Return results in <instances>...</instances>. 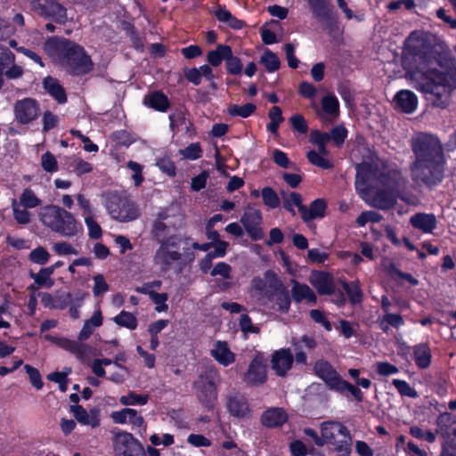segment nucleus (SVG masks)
<instances>
[{"mask_svg": "<svg viewBox=\"0 0 456 456\" xmlns=\"http://www.w3.org/2000/svg\"><path fill=\"white\" fill-rule=\"evenodd\" d=\"M405 77L417 90L436 97L444 108L456 87V66L448 45L433 34L413 31L405 40L403 60Z\"/></svg>", "mask_w": 456, "mask_h": 456, "instance_id": "f257e3e1", "label": "nucleus"}, {"mask_svg": "<svg viewBox=\"0 0 456 456\" xmlns=\"http://www.w3.org/2000/svg\"><path fill=\"white\" fill-rule=\"evenodd\" d=\"M355 189L370 206L380 209L392 208L396 198L410 205H416L411 194H403L406 180L395 167L385 166L377 157L356 166Z\"/></svg>", "mask_w": 456, "mask_h": 456, "instance_id": "f03ea898", "label": "nucleus"}, {"mask_svg": "<svg viewBox=\"0 0 456 456\" xmlns=\"http://www.w3.org/2000/svg\"><path fill=\"white\" fill-rule=\"evenodd\" d=\"M416 160L411 166V176L417 183L435 185L442 181L444 157L436 137L428 134L417 136L412 142Z\"/></svg>", "mask_w": 456, "mask_h": 456, "instance_id": "7ed1b4c3", "label": "nucleus"}, {"mask_svg": "<svg viewBox=\"0 0 456 456\" xmlns=\"http://www.w3.org/2000/svg\"><path fill=\"white\" fill-rule=\"evenodd\" d=\"M45 51L55 61L74 75H82L92 69V61L82 47L76 44L56 38L49 39Z\"/></svg>", "mask_w": 456, "mask_h": 456, "instance_id": "20e7f679", "label": "nucleus"}, {"mask_svg": "<svg viewBox=\"0 0 456 456\" xmlns=\"http://www.w3.org/2000/svg\"><path fill=\"white\" fill-rule=\"evenodd\" d=\"M189 249V239L169 235L159 242L153 256L154 265L162 273L167 272Z\"/></svg>", "mask_w": 456, "mask_h": 456, "instance_id": "39448f33", "label": "nucleus"}, {"mask_svg": "<svg viewBox=\"0 0 456 456\" xmlns=\"http://www.w3.org/2000/svg\"><path fill=\"white\" fill-rule=\"evenodd\" d=\"M321 440L319 444H327L340 453L346 456L351 451L352 437L346 426L338 421H325L321 424Z\"/></svg>", "mask_w": 456, "mask_h": 456, "instance_id": "423d86ee", "label": "nucleus"}, {"mask_svg": "<svg viewBox=\"0 0 456 456\" xmlns=\"http://www.w3.org/2000/svg\"><path fill=\"white\" fill-rule=\"evenodd\" d=\"M103 197V205L112 219L127 223L140 216L138 206L129 198L118 192H108Z\"/></svg>", "mask_w": 456, "mask_h": 456, "instance_id": "0eeeda50", "label": "nucleus"}, {"mask_svg": "<svg viewBox=\"0 0 456 456\" xmlns=\"http://www.w3.org/2000/svg\"><path fill=\"white\" fill-rule=\"evenodd\" d=\"M282 289V282L277 274L268 270L263 277H254L250 282L251 297L262 305L273 299L274 294Z\"/></svg>", "mask_w": 456, "mask_h": 456, "instance_id": "6e6552de", "label": "nucleus"}, {"mask_svg": "<svg viewBox=\"0 0 456 456\" xmlns=\"http://www.w3.org/2000/svg\"><path fill=\"white\" fill-rule=\"evenodd\" d=\"M219 373L215 368H208L194 382L198 399L206 408H212L217 399V384Z\"/></svg>", "mask_w": 456, "mask_h": 456, "instance_id": "1a4fd4ad", "label": "nucleus"}, {"mask_svg": "<svg viewBox=\"0 0 456 456\" xmlns=\"http://www.w3.org/2000/svg\"><path fill=\"white\" fill-rule=\"evenodd\" d=\"M115 456H142L143 447L130 433L120 431L113 438Z\"/></svg>", "mask_w": 456, "mask_h": 456, "instance_id": "9d476101", "label": "nucleus"}, {"mask_svg": "<svg viewBox=\"0 0 456 456\" xmlns=\"http://www.w3.org/2000/svg\"><path fill=\"white\" fill-rule=\"evenodd\" d=\"M40 108L32 98L17 101L13 105L14 120L20 125H30L39 117Z\"/></svg>", "mask_w": 456, "mask_h": 456, "instance_id": "9b49d317", "label": "nucleus"}, {"mask_svg": "<svg viewBox=\"0 0 456 456\" xmlns=\"http://www.w3.org/2000/svg\"><path fill=\"white\" fill-rule=\"evenodd\" d=\"M262 219L261 211L250 205L247 206L240 217V221L243 228L248 236L254 240H261L264 236V232L261 227Z\"/></svg>", "mask_w": 456, "mask_h": 456, "instance_id": "f8f14e48", "label": "nucleus"}, {"mask_svg": "<svg viewBox=\"0 0 456 456\" xmlns=\"http://www.w3.org/2000/svg\"><path fill=\"white\" fill-rule=\"evenodd\" d=\"M32 9L39 15L51 18L59 23H64L67 20L66 9L55 0L34 1Z\"/></svg>", "mask_w": 456, "mask_h": 456, "instance_id": "ddd939ff", "label": "nucleus"}, {"mask_svg": "<svg viewBox=\"0 0 456 456\" xmlns=\"http://www.w3.org/2000/svg\"><path fill=\"white\" fill-rule=\"evenodd\" d=\"M266 360L262 354H257L248 366L244 381L250 386H258L266 380Z\"/></svg>", "mask_w": 456, "mask_h": 456, "instance_id": "4468645a", "label": "nucleus"}, {"mask_svg": "<svg viewBox=\"0 0 456 456\" xmlns=\"http://www.w3.org/2000/svg\"><path fill=\"white\" fill-rule=\"evenodd\" d=\"M61 214V216L58 218V223L53 229L54 232L64 237H74L83 231L82 224L71 212L64 208Z\"/></svg>", "mask_w": 456, "mask_h": 456, "instance_id": "2eb2a0df", "label": "nucleus"}, {"mask_svg": "<svg viewBox=\"0 0 456 456\" xmlns=\"http://www.w3.org/2000/svg\"><path fill=\"white\" fill-rule=\"evenodd\" d=\"M293 354L289 348H281L272 354L271 365L276 375L284 377L292 368Z\"/></svg>", "mask_w": 456, "mask_h": 456, "instance_id": "dca6fc26", "label": "nucleus"}, {"mask_svg": "<svg viewBox=\"0 0 456 456\" xmlns=\"http://www.w3.org/2000/svg\"><path fill=\"white\" fill-rule=\"evenodd\" d=\"M110 418L116 424H128L133 428H142L144 425L143 417L133 408H124L120 411H112Z\"/></svg>", "mask_w": 456, "mask_h": 456, "instance_id": "f3484780", "label": "nucleus"}, {"mask_svg": "<svg viewBox=\"0 0 456 456\" xmlns=\"http://www.w3.org/2000/svg\"><path fill=\"white\" fill-rule=\"evenodd\" d=\"M314 371L330 389L335 391L342 381L340 375L328 362L318 361L314 365Z\"/></svg>", "mask_w": 456, "mask_h": 456, "instance_id": "a211bd4d", "label": "nucleus"}, {"mask_svg": "<svg viewBox=\"0 0 456 456\" xmlns=\"http://www.w3.org/2000/svg\"><path fill=\"white\" fill-rule=\"evenodd\" d=\"M45 338L49 340L62 349L73 354L78 359L82 360L87 352V346L81 341H75L62 337H54L52 335H45Z\"/></svg>", "mask_w": 456, "mask_h": 456, "instance_id": "6ab92c4d", "label": "nucleus"}, {"mask_svg": "<svg viewBox=\"0 0 456 456\" xmlns=\"http://www.w3.org/2000/svg\"><path fill=\"white\" fill-rule=\"evenodd\" d=\"M210 355L221 365L226 367L235 362L236 355L230 349L228 344L224 341L217 340L214 342L210 349Z\"/></svg>", "mask_w": 456, "mask_h": 456, "instance_id": "aec40b11", "label": "nucleus"}, {"mask_svg": "<svg viewBox=\"0 0 456 456\" xmlns=\"http://www.w3.org/2000/svg\"><path fill=\"white\" fill-rule=\"evenodd\" d=\"M64 208L57 205L50 204L40 208L38 211V219L43 226L53 232L58 218L61 217Z\"/></svg>", "mask_w": 456, "mask_h": 456, "instance_id": "412c9836", "label": "nucleus"}, {"mask_svg": "<svg viewBox=\"0 0 456 456\" xmlns=\"http://www.w3.org/2000/svg\"><path fill=\"white\" fill-rule=\"evenodd\" d=\"M309 281L321 295H331L334 292L333 278L327 273L313 272Z\"/></svg>", "mask_w": 456, "mask_h": 456, "instance_id": "4be33fe9", "label": "nucleus"}, {"mask_svg": "<svg viewBox=\"0 0 456 456\" xmlns=\"http://www.w3.org/2000/svg\"><path fill=\"white\" fill-rule=\"evenodd\" d=\"M395 109L405 112L412 113L418 106L416 94L410 90H400L394 98Z\"/></svg>", "mask_w": 456, "mask_h": 456, "instance_id": "5701e85b", "label": "nucleus"}, {"mask_svg": "<svg viewBox=\"0 0 456 456\" xmlns=\"http://www.w3.org/2000/svg\"><path fill=\"white\" fill-rule=\"evenodd\" d=\"M410 223L415 229L424 233H431L437 225V220L434 214L417 213L413 215Z\"/></svg>", "mask_w": 456, "mask_h": 456, "instance_id": "b1692460", "label": "nucleus"}, {"mask_svg": "<svg viewBox=\"0 0 456 456\" xmlns=\"http://www.w3.org/2000/svg\"><path fill=\"white\" fill-rule=\"evenodd\" d=\"M71 411L76 419L82 425H87L92 428H96L100 425L99 411L96 409L87 411L82 406L76 405L71 407Z\"/></svg>", "mask_w": 456, "mask_h": 456, "instance_id": "393cba45", "label": "nucleus"}, {"mask_svg": "<svg viewBox=\"0 0 456 456\" xmlns=\"http://www.w3.org/2000/svg\"><path fill=\"white\" fill-rule=\"evenodd\" d=\"M103 322L102 314L100 308L94 310L93 315L85 321L81 330L78 333L77 339L85 341L90 338L94 330L101 327Z\"/></svg>", "mask_w": 456, "mask_h": 456, "instance_id": "a878e982", "label": "nucleus"}, {"mask_svg": "<svg viewBox=\"0 0 456 456\" xmlns=\"http://www.w3.org/2000/svg\"><path fill=\"white\" fill-rule=\"evenodd\" d=\"M227 409L229 412L236 418H248L250 410L246 398L240 395L231 396L227 402Z\"/></svg>", "mask_w": 456, "mask_h": 456, "instance_id": "bb28decb", "label": "nucleus"}, {"mask_svg": "<svg viewBox=\"0 0 456 456\" xmlns=\"http://www.w3.org/2000/svg\"><path fill=\"white\" fill-rule=\"evenodd\" d=\"M327 205L324 200L317 199L314 200L310 207L302 208V219L305 222H309L313 219L322 218L325 215Z\"/></svg>", "mask_w": 456, "mask_h": 456, "instance_id": "cd10ccee", "label": "nucleus"}, {"mask_svg": "<svg viewBox=\"0 0 456 456\" xmlns=\"http://www.w3.org/2000/svg\"><path fill=\"white\" fill-rule=\"evenodd\" d=\"M288 415L281 408H272L262 415V423L266 427H278L287 421Z\"/></svg>", "mask_w": 456, "mask_h": 456, "instance_id": "c85d7f7f", "label": "nucleus"}, {"mask_svg": "<svg viewBox=\"0 0 456 456\" xmlns=\"http://www.w3.org/2000/svg\"><path fill=\"white\" fill-rule=\"evenodd\" d=\"M292 289L291 294L293 299L297 302H301L302 300H306L310 303L316 302V296L314 292L307 286L306 284L299 283L295 280L291 281Z\"/></svg>", "mask_w": 456, "mask_h": 456, "instance_id": "c756f323", "label": "nucleus"}, {"mask_svg": "<svg viewBox=\"0 0 456 456\" xmlns=\"http://www.w3.org/2000/svg\"><path fill=\"white\" fill-rule=\"evenodd\" d=\"M186 78L192 84L198 86L201 83V79L204 77L211 82L214 81V74L212 69L205 64L199 68H192L185 72Z\"/></svg>", "mask_w": 456, "mask_h": 456, "instance_id": "7c9ffc66", "label": "nucleus"}, {"mask_svg": "<svg viewBox=\"0 0 456 456\" xmlns=\"http://www.w3.org/2000/svg\"><path fill=\"white\" fill-rule=\"evenodd\" d=\"M452 427V434L456 436V420L448 412L441 413L436 419V433L449 438V428Z\"/></svg>", "mask_w": 456, "mask_h": 456, "instance_id": "2f4dec72", "label": "nucleus"}, {"mask_svg": "<svg viewBox=\"0 0 456 456\" xmlns=\"http://www.w3.org/2000/svg\"><path fill=\"white\" fill-rule=\"evenodd\" d=\"M413 354L416 365L420 369H426L431 362V351L429 346L425 344H418L413 347Z\"/></svg>", "mask_w": 456, "mask_h": 456, "instance_id": "473e14b6", "label": "nucleus"}, {"mask_svg": "<svg viewBox=\"0 0 456 456\" xmlns=\"http://www.w3.org/2000/svg\"><path fill=\"white\" fill-rule=\"evenodd\" d=\"M281 197L284 208H286L293 216H295V208H297L298 212L302 216V208H304L305 206L302 204V197L299 193L295 191H291L289 193L282 192Z\"/></svg>", "mask_w": 456, "mask_h": 456, "instance_id": "72a5a7b5", "label": "nucleus"}, {"mask_svg": "<svg viewBox=\"0 0 456 456\" xmlns=\"http://www.w3.org/2000/svg\"><path fill=\"white\" fill-rule=\"evenodd\" d=\"M44 87L59 103H64L67 101L66 94L56 79L50 77L45 78Z\"/></svg>", "mask_w": 456, "mask_h": 456, "instance_id": "f704fd0d", "label": "nucleus"}, {"mask_svg": "<svg viewBox=\"0 0 456 456\" xmlns=\"http://www.w3.org/2000/svg\"><path fill=\"white\" fill-rule=\"evenodd\" d=\"M11 208L13 219L18 224L26 225L31 222L32 214L28 211L29 208L20 205L17 200H12Z\"/></svg>", "mask_w": 456, "mask_h": 456, "instance_id": "c9c22d12", "label": "nucleus"}, {"mask_svg": "<svg viewBox=\"0 0 456 456\" xmlns=\"http://www.w3.org/2000/svg\"><path fill=\"white\" fill-rule=\"evenodd\" d=\"M231 50L229 45H218L215 50L208 53L207 60L211 66L217 67L230 56Z\"/></svg>", "mask_w": 456, "mask_h": 456, "instance_id": "e433bc0d", "label": "nucleus"}, {"mask_svg": "<svg viewBox=\"0 0 456 456\" xmlns=\"http://www.w3.org/2000/svg\"><path fill=\"white\" fill-rule=\"evenodd\" d=\"M144 103L159 111H165L168 108V100L165 94L155 92L144 98Z\"/></svg>", "mask_w": 456, "mask_h": 456, "instance_id": "4c0bfd02", "label": "nucleus"}, {"mask_svg": "<svg viewBox=\"0 0 456 456\" xmlns=\"http://www.w3.org/2000/svg\"><path fill=\"white\" fill-rule=\"evenodd\" d=\"M53 268H42L37 273H31V278L38 287L50 289L53 286L54 281L52 279Z\"/></svg>", "mask_w": 456, "mask_h": 456, "instance_id": "58836bf2", "label": "nucleus"}, {"mask_svg": "<svg viewBox=\"0 0 456 456\" xmlns=\"http://www.w3.org/2000/svg\"><path fill=\"white\" fill-rule=\"evenodd\" d=\"M18 203L28 208H35L42 205V200L30 188H26L20 195Z\"/></svg>", "mask_w": 456, "mask_h": 456, "instance_id": "ea45409f", "label": "nucleus"}, {"mask_svg": "<svg viewBox=\"0 0 456 456\" xmlns=\"http://www.w3.org/2000/svg\"><path fill=\"white\" fill-rule=\"evenodd\" d=\"M74 198L81 210L83 218L91 216L96 214V209L94 208L90 199L82 191L74 195Z\"/></svg>", "mask_w": 456, "mask_h": 456, "instance_id": "a19ab883", "label": "nucleus"}, {"mask_svg": "<svg viewBox=\"0 0 456 456\" xmlns=\"http://www.w3.org/2000/svg\"><path fill=\"white\" fill-rule=\"evenodd\" d=\"M113 322L120 326L126 328L130 330L136 329L138 322L135 315L130 312L121 311L118 315L113 318Z\"/></svg>", "mask_w": 456, "mask_h": 456, "instance_id": "79ce46f5", "label": "nucleus"}, {"mask_svg": "<svg viewBox=\"0 0 456 456\" xmlns=\"http://www.w3.org/2000/svg\"><path fill=\"white\" fill-rule=\"evenodd\" d=\"M215 16L216 19L224 23H226L227 25L234 28H241V21L236 19L230 11H228L224 6H219L215 11Z\"/></svg>", "mask_w": 456, "mask_h": 456, "instance_id": "37998d69", "label": "nucleus"}, {"mask_svg": "<svg viewBox=\"0 0 456 456\" xmlns=\"http://www.w3.org/2000/svg\"><path fill=\"white\" fill-rule=\"evenodd\" d=\"M149 401V395L146 394H136L130 391L127 395L119 398V403L125 406L145 405Z\"/></svg>", "mask_w": 456, "mask_h": 456, "instance_id": "c03bdc74", "label": "nucleus"}, {"mask_svg": "<svg viewBox=\"0 0 456 456\" xmlns=\"http://www.w3.org/2000/svg\"><path fill=\"white\" fill-rule=\"evenodd\" d=\"M260 62L265 66L268 72H274L279 69L281 61L278 56L269 49H265Z\"/></svg>", "mask_w": 456, "mask_h": 456, "instance_id": "a18cd8bd", "label": "nucleus"}, {"mask_svg": "<svg viewBox=\"0 0 456 456\" xmlns=\"http://www.w3.org/2000/svg\"><path fill=\"white\" fill-rule=\"evenodd\" d=\"M404 323L402 316L397 314H386L380 320L379 325L383 331L387 332L389 326L400 328Z\"/></svg>", "mask_w": 456, "mask_h": 456, "instance_id": "49530a36", "label": "nucleus"}, {"mask_svg": "<svg viewBox=\"0 0 456 456\" xmlns=\"http://www.w3.org/2000/svg\"><path fill=\"white\" fill-rule=\"evenodd\" d=\"M322 110L329 115L337 116L338 114L339 103L334 94H328L322 100Z\"/></svg>", "mask_w": 456, "mask_h": 456, "instance_id": "de8ad7c7", "label": "nucleus"}, {"mask_svg": "<svg viewBox=\"0 0 456 456\" xmlns=\"http://www.w3.org/2000/svg\"><path fill=\"white\" fill-rule=\"evenodd\" d=\"M255 110L256 106L252 103H246L242 106L233 104L228 108V113L231 116H239L241 118L249 117Z\"/></svg>", "mask_w": 456, "mask_h": 456, "instance_id": "09e8293b", "label": "nucleus"}, {"mask_svg": "<svg viewBox=\"0 0 456 456\" xmlns=\"http://www.w3.org/2000/svg\"><path fill=\"white\" fill-rule=\"evenodd\" d=\"M307 159L309 162L318 167L323 169H329L332 167L330 161L323 155L318 153L315 151H310L307 152Z\"/></svg>", "mask_w": 456, "mask_h": 456, "instance_id": "8fccbe9b", "label": "nucleus"}, {"mask_svg": "<svg viewBox=\"0 0 456 456\" xmlns=\"http://www.w3.org/2000/svg\"><path fill=\"white\" fill-rule=\"evenodd\" d=\"M392 382L402 396H408L410 398H416L418 396L417 391L405 380L395 379Z\"/></svg>", "mask_w": 456, "mask_h": 456, "instance_id": "3c124183", "label": "nucleus"}, {"mask_svg": "<svg viewBox=\"0 0 456 456\" xmlns=\"http://www.w3.org/2000/svg\"><path fill=\"white\" fill-rule=\"evenodd\" d=\"M264 204L271 208L280 205V199L277 193L271 187H265L261 191Z\"/></svg>", "mask_w": 456, "mask_h": 456, "instance_id": "603ef678", "label": "nucleus"}, {"mask_svg": "<svg viewBox=\"0 0 456 456\" xmlns=\"http://www.w3.org/2000/svg\"><path fill=\"white\" fill-rule=\"evenodd\" d=\"M96 218V214L84 218V222L88 229V235L93 239H99L102 234V228L97 223Z\"/></svg>", "mask_w": 456, "mask_h": 456, "instance_id": "864d4df0", "label": "nucleus"}, {"mask_svg": "<svg viewBox=\"0 0 456 456\" xmlns=\"http://www.w3.org/2000/svg\"><path fill=\"white\" fill-rule=\"evenodd\" d=\"M343 288L353 304L360 303L362 298V292L358 282L344 283Z\"/></svg>", "mask_w": 456, "mask_h": 456, "instance_id": "5fc2aeb1", "label": "nucleus"}, {"mask_svg": "<svg viewBox=\"0 0 456 456\" xmlns=\"http://www.w3.org/2000/svg\"><path fill=\"white\" fill-rule=\"evenodd\" d=\"M24 370H26L31 385L37 390L42 389L44 383L42 381V377L39 370L29 364H25Z\"/></svg>", "mask_w": 456, "mask_h": 456, "instance_id": "6e6d98bb", "label": "nucleus"}, {"mask_svg": "<svg viewBox=\"0 0 456 456\" xmlns=\"http://www.w3.org/2000/svg\"><path fill=\"white\" fill-rule=\"evenodd\" d=\"M41 166L48 173H55L59 169L56 158L50 152H45L41 156Z\"/></svg>", "mask_w": 456, "mask_h": 456, "instance_id": "4d7b16f0", "label": "nucleus"}, {"mask_svg": "<svg viewBox=\"0 0 456 456\" xmlns=\"http://www.w3.org/2000/svg\"><path fill=\"white\" fill-rule=\"evenodd\" d=\"M50 259L49 252L43 247H37L29 254V260L37 265H45Z\"/></svg>", "mask_w": 456, "mask_h": 456, "instance_id": "13d9d810", "label": "nucleus"}, {"mask_svg": "<svg viewBox=\"0 0 456 456\" xmlns=\"http://www.w3.org/2000/svg\"><path fill=\"white\" fill-rule=\"evenodd\" d=\"M94 286L93 293L94 297H100L109 291L110 286L102 274H97L93 277Z\"/></svg>", "mask_w": 456, "mask_h": 456, "instance_id": "bf43d9fd", "label": "nucleus"}, {"mask_svg": "<svg viewBox=\"0 0 456 456\" xmlns=\"http://www.w3.org/2000/svg\"><path fill=\"white\" fill-rule=\"evenodd\" d=\"M180 153L183 158L196 160L202 155V150L199 142L191 143L186 148L180 150Z\"/></svg>", "mask_w": 456, "mask_h": 456, "instance_id": "052dcab7", "label": "nucleus"}, {"mask_svg": "<svg viewBox=\"0 0 456 456\" xmlns=\"http://www.w3.org/2000/svg\"><path fill=\"white\" fill-rule=\"evenodd\" d=\"M337 392L345 393L346 391L349 392L358 402L362 401V392L355 386L348 383L347 381L342 379L339 383V386L336 389Z\"/></svg>", "mask_w": 456, "mask_h": 456, "instance_id": "680f3d73", "label": "nucleus"}, {"mask_svg": "<svg viewBox=\"0 0 456 456\" xmlns=\"http://www.w3.org/2000/svg\"><path fill=\"white\" fill-rule=\"evenodd\" d=\"M226 69L227 71L232 75L240 74L242 71V63L240 60L232 55V51L231 50L230 56L226 58Z\"/></svg>", "mask_w": 456, "mask_h": 456, "instance_id": "e2e57ef3", "label": "nucleus"}, {"mask_svg": "<svg viewBox=\"0 0 456 456\" xmlns=\"http://www.w3.org/2000/svg\"><path fill=\"white\" fill-rule=\"evenodd\" d=\"M277 297L278 309L281 312H287L290 305V299L288 291L282 285V289L274 294Z\"/></svg>", "mask_w": 456, "mask_h": 456, "instance_id": "0e129e2a", "label": "nucleus"}, {"mask_svg": "<svg viewBox=\"0 0 456 456\" xmlns=\"http://www.w3.org/2000/svg\"><path fill=\"white\" fill-rule=\"evenodd\" d=\"M127 167L133 172L132 179L135 186L141 185L144 178L142 175V166L134 161H128Z\"/></svg>", "mask_w": 456, "mask_h": 456, "instance_id": "69168bd1", "label": "nucleus"}, {"mask_svg": "<svg viewBox=\"0 0 456 456\" xmlns=\"http://www.w3.org/2000/svg\"><path fill=\"white\" fill-rule=\"evenodd\" d=\"M381 220V216L375 211H364L356 219L359 226L362 227L367 223H379Z\"/></svg>", "mask_w": 456, "mask_h": 456, "instance_id": "338daca9", "label": "nucleus"}, {"mask_svg": "<svg viewBox=\"0 0 456 456\" xmlns=\"http://www.w3.org/2000/svg\"><path fill=\"white\" fill-rule=\"evenodd\" d=\"M153 233L157 240L160 242L162 240H166L170 233V227L167 226L163 220L159 219L154 223Z\"/></svg>", "mask_w": 456, "mask_h": 456, "instance_id": "774afa93", "label": "nucleus"}]
</instances>
